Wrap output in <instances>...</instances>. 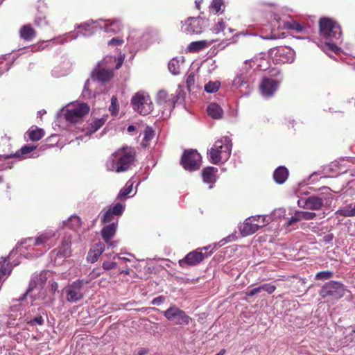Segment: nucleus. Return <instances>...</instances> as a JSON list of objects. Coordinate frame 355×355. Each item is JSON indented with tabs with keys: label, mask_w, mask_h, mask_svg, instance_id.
Listing matches in <instances>:
<instances>
[{
	"label": "nucleus",
	"mask_w": 355,
	"mask_h": 355,
	"mask_svg": "<svg viewBox=\"0 0 355 355\" xmlns=\"http://www.w3.org/2000/svg\"><path fill=\"white\" fill-rule=\"evenodd\" d=\"M104 244L101 242H98L94 246L93 249L90 250V253L95 252L97 254V256H101V254L104 252Z\"/></svg>",
	"instance_id": "40"
},
{
	"label": "nucleus",
	"mask_w": 355,
	"mask_h": 355,
	"mask_svg": "<svg viewBox=\"0 0 355 355\" xmlns=\"http://www.w3.org/2000/svg\"><path fill=\"white\" fill-rule=\"evenodd\" d=\"M105 120L102 118L96 119L94 121L89 124L86 135H91L96 132L105 124Z\"/></svg>",
	"instance_id": "28"
},
{
	"label": "nucleus",
	"mask_w": 355,
	"mask_h": 355,
	"mask_svg": "<svg viewBox=\"0 0 355 355\" xmlns=\"http://www.w3.org/2000/svg\"><path fill=\"white\" fill-rule=\"evenodd\" d=\"M124 43V40L121 37H113L108 42L109 46H120Z\"/></svg>",
	"instance_id": "45"
},
{
	"label": "nucleus",
	"mask_w": 355,
	"mask_h": 355,
	"mask_svg": "<svg viewBox=\"0 0 355 355\" xmlns=\"http://www.w3.org/2000/svg\"><path fill=\"white\" fill-rule=\"evenodd\" d=\"M34 24L37 27H42L43 25L49 26L48 21L45 19V18L42 17H36Z\"/></svg>",
	"instance_id": "46"
},
{
	"label": "nucleus",
	"mask_w": 355,
	"mask_h": 355,
	"mask_svg": "<svg viewBox=\"0 0 355 355\" xmlns=\"http://www.w3.org/2000/svg\"><path fill=\"white\" fill-rule=\"evenodd\" d=\"M224 28H225V23L223 20L218 21L216 26H215V28H214V30L218 33L220 31H224Z\"/></svg>",
	"instance_id": "53"
},
{
	"label": "nucleus",
	"mask_w": 355,
	"mask_h": 355,
	"mask_svg": "<svg viewBox=\"0 0 355 355\" xmlns=\"http://www.w3.org/2000/svg\"><path fill=\"white\" fill-rule=\"evenodd\" d=\"M207 248H198L188 253L183 259L178 261L179 266L182 268L196 266L201 263L205 258L211 255L210 252H203Z\"/></svg>",
	"instance_id": "8"
},
{
	"label": "nucleus",
	"mask_w": 355,
	"mask_h": 355,
	"mask_svg": "<svg viewBox=\"0 0 355 355\" xmlns=\"http://www.w3.org/2000/svg\"><path fill=\"white\" fill-rule=\"evenodd\" d=\"M154 135V130L148 126L146 127L144 130V137L142 141L144 146L148 145V142L153 138Z\"/></svg>",
	"instance_id": "33"
},
{
	"label": "nucleus",
	"mask_w": 355,
	"mask_h": 355,
	"mask_svg": "<svg viewBox=\"0 0 355 355\" xmlns=\"http://www.w3.org/2000/svg\"><path fill=\"white\" fill-rule=\"evenodd\" d=\"M123 29V24L119 21H114L105 26V31L106 33H118Z\"/></svg>",
	"instance_id": "27"
},
{
	"label": "nucleus",
	"mask_w": 355,
	"mask_h": 355,
	"mask_svg": "<svg viewBox=\"0 0 355 355\" xmlns=\"http://www.w3.org/2000/svg\"><path fill=\"white\" fill-rule=\"evenodd\" d=\"M279 82L272 78H263L259 85V89L263 95L271 96L279 87Z\"/></svg>",
	"instance_id": "14"
},
{
	"label": "nucleus",
	"mask_w": 355,
	"mask_h": 355,
	"mask_svg": "<svg viewBox=\"0 0 355 355\" xmlns=\"http://www.w3.org/2000/svg\"><path fill=\"white\" fill-rule=\"evenodd\" d=\"M118 226V220L103 227L101 231L102 239L105 243L110 247L114 246V242L111 239L114 236Z\"/></svg>",
	"instance_id": "15"
},
{
	"label": "nucleus",
	"mask_w": 355,
	"mask_h": 355,
	"mask_svg": "<svg viewBox=\"0 0 355 355\" xmlns=\"http://www.w3.org/2000/svg\"><path fill=\"white\" fill-rule=\"evenodd\" d=\"M94 75L98 80L102 83H106L110 81L113 77V72L108 69H98L95 70Z\"/></svg>",
	"instance_id": "24"
},
{
	"label": "nucleus",
	"mask_w": 355,
	"mask_h": 355,
	"mask_svg": "<svg viewBox=\"0 0 355 355\" xmlns=\"http://www.w3.org/2000/svg\"><path fill=\"white\" fill-rule=\"evenodd\" d=\"M27 133L30 140L33 141H39L44 136L43 129L37 128L34 130H29Z\"/></svg>",
	"instance_id": "29"
},
{
	"label": "nucleus",
	"mask_w": 355,
	"mask_h": 355,
	"mask_svg": "<svg viewBox=\"0 0 355 355\" xmlns=\"http://www.w3.org/2000/svg\"><path fill=\"white\" fill-rule=\"evenodd\" d=\"M225 353V349H222L218 353H217L216 355H224Z\"/></svg>",
	"instance_id": "63"
},
{
	"label": "nucleus",
	"mask_w": 355,
	"mask_h": 355,
	"mask_svg": "<svg viewBox=\"0 0 355 355\" xmlns=\"http://www.w3.org/2000/svg\"><path fill=\"white\" fill-rule=\"evenodd\" d=\"M36 148L35 146L33 145H25L21 148L16 152L15 154L11 155L10 157H21L24 155L28 154L33 152Z\"/></svg>",
	"instance_id": "30"
},
{
	"label": "nucleus",
	"mask_w": 355,
	"mask_h": 355,
	"mask_svg": "<svg viewBox=\"0 0 355 355\" xmlns=\"http://www.w3.org/2000/svg\"><path fill=\"white\" fill-rule=\"evenodd\" d=\"M89 112V107L87 103H82L71 109H67L64 113V119L71 123H78L82 121L84 116Z\"/></svg>",
	"instance_id": "11"
},
{
	"label": "nucleus",
	"mask_w": 355,
	"mask_h": 355,
	"mask_svg": "<svg viewBox=\"0 0 355 355\" xmlns=\"http://www.w3.org/2000/svg\"><path fill=\"white\" fill-rule=\"evenodd\" d=\"M131 103L133 109L144 116L148 115L153 110L149 96L140 92L132 96Z\"/></svg>",
	"instance_id": "9"
},
{
	"label": "nucleus",
	"mask_w": 355,
	"mask_h": 355,
	"mask_svg": "<svg viewBox=\"0 0 355 355\" xmlns=\"http://www.w3.org/2000/svg\"><path fill=\"white\" fill-rule=\"evenodd\" d=\"M123 61V58H120L118 63L116 64V69H119L121 67L122 62Z\"/></svg>",
	"instance_id": "61"
},
{
	"label": "nucleus",
	"mask_w": 355,
	"mask_h": 355,
	"mask_svg": "<svg viewBox=\"0 0 355 355\" xmlns=\"http://www.w3.org/2000/svg\"><path fill=\"white\" fill-rule=\"evenodd\" d=\"M252 62L253 61L251 60L245 61L241 69H240L241 72L243 73H247L253 67L252 64Z\"/></svg>",
	"instance_id": "44"
},
{
	"label": "nucleus",
	"mask_w": 355,
	"mask_h": 355,
	"mask_svg": "<svg viewBox=\"0 0 355 355\" xmlns=\"http://www.w3.org/2000/svg\"><path fill=\"white\" fill-rule=\"evenodd\" d=\"M125 209V206L118 202L113 207H110L107 209H103L100 213L101 223H108L114 222V218L121 216Z\"/></svg>",
	"instance_id": "12"
},
{
	"label": "nucleus",
	"mask_w": 355,
	"mask_h": 355,
	"mask_svg": "<svg viewBox=\"0 0 355 355\" xmlns=\"http://www.w3.org/2000/svg\"><path fill=\"white\" fill-rule=\"evenodd\" d=\"M116 263H115V262L105 261L103 263V268L104 270H110V269L116 268Z\"/></svg>",
	"instance_id": "51"
},
{
	"label": "nucleus",
	"mask_w": 355,
	"mask_h": 355,
	"mask_svg": "<svg viewBox=\"0 0 355 355\" xmlns=\"http://www.w3.org/2000/svg\"><path fill=\"white\" fill-rule=\"evenodd\" d=\"M333 237H334V236H333V234H329L326 235V236L324 237V241H331V240H332Z\"/></svg>",
	"instance_id": "59"
},
{
	"label": "nucleus",
	"mask_w": 355,
	"mask_h": 355,
	"mask_svg": "<svg viewBox=\"0 0 355 355\" xmlns=\"http://www.w3.org/2000/svg\"><path fill=\"white\" fill-rule=\"evenodd\" d=\"M117 257H118L119 259L122 260L123 261H130L129 259L125 258V257H120V256H117Z\"/></svg>",
	"instance_id": "62"
},
{
	"label": "nucleus",
	"mask_w": 355,
	"mask_h": 355,
	"mask_svg": "<svg viewBox=\"0 0 355 355\" xmlns=\"http://www.w3.org/2000/svg\"><path fill=\"white\" fill-rule=\"evenodd\" d=\"M261 291H264L268 294H272L276 290V286L272 284H264L261 285Z\"/></svg>",
	"instance_id": "43"
},
{
	"label": "nucleus",
	"mask_w": 355,
	"mask_h": 355,
	"mask_svg": "<svg viewBox=\"0 0 355 355\" xmlns=\"http://www.w3.org/2000/svg\"><path fill=\"white\" fill-rule=\"evenodd\" d=\"M336 214L344 217H352L347 206L343 209H338Z\"/></svg>",
	"instance_id": "47"
},
{
	"label": "nucleus",
	"mask_w": 355,
	"mask_h": 355,
	"mask_svg": "<svg viewBox=\"0 0 355 355\" xmlns=\"http://www.w3.org/2000/svg\"><path fill=\"white\" fill-rule=\"evenodd\" d=\"M201 156L196 150H185L182 155L180 164L189 171H196L200 168Z\"/></svg>",
	"instance_id": "6"
},
{
	"label": "nucleus",
	"mask_w": 355,
	"mask_h": 355,
	"mask_svg": "<svg viewBox=\"0 0 355 355\" xmlns=\"http://www.w3.org/2000/svg\"><path fill=\"white\" fill-rule=\"evenodd\" d=\"M284 50L285 49L284 48H280V49H278V53L281 54L282 52L284 51Z\"/></svg>",
	"instance_id": "64"
},
{
	"label": "nucleus",
	"mask_w": 355,
	"mask_h": 355,
	"mask_svg": "<svg viewBox=\"0 0 355 355\" xmlns=\"http://www.w3.org/2000/svg\"><path fill=\"white\" fill-rule=\"evenodd\" d=\"M245 78L243 76V73L241 72V73L238 74L233 81V85L239 87L242 86L245 83Z\"/></svg>",
	"instance_id": "42"
},
{
	"label": "nucleus",
	"mask_w": 355,
	"mask_h": 355,
	"mask_svg": "<svg viewBox=\"0 0 355 355\" xmlns=\"http://www.w3.org/2000/svg\"><path fill=\"white\" fill-rule=\"evenodd\" d=\"M300 220H313L316 217V214L315 212H309V211H298Z\"/></svg>",
	"instance_id": "37"
},
{
	"label": "nucleus",
	"mask_w": 355,
	"mask_h": 355,
	"mask_svg": "<svg viewBox=\"0 0 355 355\" xmlns=\"http://www.w3.org/2000/svg\"><path fill=\"white\" fill-rule=\"evenodd\" d=\"M102 272L101 269L96 268L94 269L89 274V277L91 279H96L101 275Z\"/></svg>",
	"instance_id": "52"
},
{
	"label": "nucleus",
	"mask_w": 355,
	"mask_h": 355,
	"mask_svg": "<svg viewBox=\"0 0 355 355\" xmlns=\"http://www.w3.org/2000/svg\"><path fill=\"white\" fill-rule=\"evenodd\" d=\"M207 112L208 115L214 119H221L223 114V109L216 103H210L207 108Z\"/></svg>",
	"instance_id": "23"
},
{
	"label": "nucleus",
	"mask_w": 355,
	"mask_h": 355,
	"mask_svg": "<svg viewBox=\"0 0 355 355\" xmlns=\"http://www.w3.org/2000/svg\"><path fill=\"white\" fill-rule=\"evenodd\" d=\"M223 6V0H213L210 8L216 12H219L221 10V8Z\"/></svg>",
	"instance_id": "39"
},
{
	"label": "nucleus",
	"mask_w": 355,
	"mask_h": 355,
	"mask_svg": "<svg viewBox=\"0 0 355 355\" xmlns=\"http://www.w3.org/2000/svg\"><path fill=\"white\" fill-rule=\"evenodd\" d=\"M29 323L32 325L37 324L39 325H42L44 324V319L42 316H37L32 319Z\"/></svg>",
	"instance_id": "50"
},
{
	"label": "nucleus",
	"mask_w": 355,
	"mask_h": 355,
	"mask_svg": "<svg viewBox=\"0 0 355 355\" xmlns=\"http://www.w3.org/2000/svg\"><path fill=\"white\" fill-rule=\"evenodd\" d=\"M58 284L56 282H53L51 283V291L53 293H55L58 291Z\"/></svg>",
	"instance_id": "57"
},
{
	"label": "nucleus",
	"mask_w": 355,
	"mask_h": 355,
	"mask_svg": "<svg viewBox=\"0 0 355 355\" xmlns=\"http://www.w3.org/2000/svg\"><path fill=\"white\" fill-rule=\"evenodd\" d=\"M204 21L200 17H189L184 23L182 30L188 34H200L202 32Z\"/></svg>",
	"instance_id": "13"
},
{
	"label": "nucleus",
	"mask_w": 355,
	"mask_h": 355,
	"mask_svg": "<svg viewBox=\"0 0 355 355\" xmlns=\"http://www.w3.org/2000/svg\"><path fill=\"white\" fill-rule=\"evenodd\" d=\"M323 205V199L318 196H309L305 201V207L311 210H320Z\"/></svg>",
	"instance_id": "20"
},
{
	"label": "nucleus",
	"mask_w": 355,
	"mask_h": 355,
	"mask_svg": "<svg viewBox=\"0 0 355 355\" xmlns=\"http://www.w3.org/2000/svg\"><path fill=\"white\" fill-rule=\"evenodd\" d=\"M132 187H133V183L131 182L130 181H128L125 184V186L123 189H121V191H119L117 198L121 199V200L127 197V196L129 195L132 192Z\"/></svg>",
	"instance_id": "31"
},
{
	"label": "nucleus",
	"mask_w": 355,
	"mask_h": 355,
	"mask_svg": "<svg viewBox=\"0 0 355 355\" xmlns=\"http://www.w3.org/2000/svg\"><path fill=\"white\" fill-rule=\"evenodd\" d=\"M288 177V171L284 166H279L273 173V178L277 184H283Z\"/></svg>",
	"instance_id": "22"
},
{
	"label": "nucleus",
	"mask_w": 355,
	"mask_h": 355,
	"mask_svg": "<svg viewBox=\"0 0 355 355\" xmlns=\"http://www.w3.org/2000/svg\"><path fill=\"white\" fill-rule=\"evenodd\" d=\"M261 291V286L251 290H248L245 291V295L248 297H252Z\"/></svg>",
	"instance_id": "48"
},
{
	"label": "nucleus",
	"mask_w": 355,
	"mask_h": 355,
	"mask_svg": "<svg viewBox=\"0 0 355 355\" xmlns=\"http://www.w3.org/2000/svg\"><path fill=\"white\" fill-rule=\"evenodd\" d=\"M168 94L166 91L160 90L157 95V101L159 105H163L168 101Z\"/></svg>",
	"instance_id": "36"
},
{
	"label": "nucleus",
	"mask_w": 355,
	"mask_h": 355,
	"mask_svg": "<svg viewBox=\"0 0 355 355\" xmlns=\"http://www.w3.org/2000/svg\"><path fill=\"white\" fill-rule=\"evenodd\" d=\"M19 37L26 41L31 42L34 40L37 35L36 31L30 24L23 25L19 31Z\"/></svg>",
	"instance_id": "17"
},
{
	"label": "nucleus",
	"mask_w": 355,
	"mask_h": 355,
	"mask_svg": "<svg viewBox=\"0 0 355 355\" xmlns=\"http://www.w3.org/2000/svg\"><path fill=\"white\" fill-rule=\"evenodd\" d=\"M347 207L350 211L351 215L352 216H355V205L350 204L347 206Z\"/></svg>",
	"instance_id": "58"
},
{
	"label": "nucleus",
	"mask_w": 355,
	"mask_h": 355,
	"mask_svg": "<svg viewBox=\"0 0 355 355\" xmlns=\"http://www.w3.org/2000/svg\"><path fill=\"white\" fill-rule=\"evenodd\" d=\"M300 215L298 211H295L294 216H293L291 218H289L285 223V227H288L293 225L294 223H296L300 221Z\"/></svg>",
	"instance_id": "41"
},
{
	"label": "nucleus",
	"mask_w": 355,
	"mask_h": 355,
	"mask_svg": "<svg viewBox=\"0 0 355 355\" xmlns=\"http://www.w3.org/2000/svg\"><path fill=\"white\" fill-rule=\"evenodd\" d=\"M100 256H97V254L95 253V252H92V253H89V256H88V259L92 262V263H94L96 262L98 257Z\"/></svg>",
	"instance_id": "55"
},
{
	"label": "nucleus",
	"mask_w": 355,
	"mask_h": 355,
	"mask_svg": "<svg viewBox=\"0 0 355 355\" xmlns=\"http://www.w3.org/2000/svg\"><path fill=\"white\" fill-rule=\"evenodd\" d=\"M218 168L213 166H208L205 168L202 171V177L203 182L209 184V188H212V185L216 181V173Z\"/></svg>",
	"instance_id": "18"
},
{
	"label": "nucleus",
	"mask_w": 355,
	"mask_h": 355,
	"mask_svg": "<svg viewBox=\"0 0 355 355\" xmlns=\"http://www.w3.org/2000/svg\"><path fill=\"white\" fill-rule=\"evenodd\" d=\"M320 35L326 40H338L342 36L340 24L333 19L322 17L319 21Z\"/></svg>",
	"instance_id": "2"
},
{
	"label": "nucleus",
	"mask_w": 355,
	"mask_h": 355,
	"mask_svg": "<svg viewBox=\"0 0 355 355\" xmlns=\"http://www.w3.org/2000/svg\"><path fill=\"white\" fill-rule=\"evenodd\" d=\"M164 302H165V297L160 295V296H158V297L154 298L152 300L151 304L153 305L158 306V305L163 304Z\"/></svg>",
	"instance_id": "49"
},
{
	"label": "nucleus",
	"mask_w": 355,
	"mask_h": 355,
	"mask_svg": "<svg viewBox=\"0 0 355 355\" xmlns=\"http://www.w3.org/2000/svg\"><path fill=\"white\" fill-rule=\"evenodd\" d=\"M195 83L194 75L190 74L187 79V85L188 87L193 85Z\"/></svg>",
	"instance_id": "54"
},
{
	"label": "nucleus",
	"mask_w": 355,
	"mask_h": 355,
	"mask_svg": "<svg viewBox=\"0 0 355 355\" xmlns=\"http://www.w3.org/2000/svg\"><path fill=\"white\" fill-rule=\"evenodd\" d=\"M232 150V144L227 138L215 142L209 151V161L214 164H218L223 158L227 159Z\"/></svg>",
	"instance_id": "3"
},
{
	"label": "nucleus",
	"mask_w": 355,
	"mask_h": 355,
	"mask_svg": "<svg viewBox=\"0 0 355 355\" xmlns=\"http://www.w3.org/2000/svg\"><path fill=\"white\" fill-rule=\"evenodd\" d=\"M71 255V242L69 238H64L57 250L58 257H69Z\"/></svg>",
	"instance_id": "19"
},
{
	"label": "nucleus",
	"mask_w": 355,
	"mask_h": 355,
	"mask_svg": "<svg viewBox=\"0 0 355 355\" xmlns=\"http://www.w3.org/2000/svg\"><path fill=\"white\" fill-rule=\"evenodd\" d=\"M284 28L288 30H293L297 33H302L305 31L306 27L295 20H290L284 24Z\"/></svg>",
	"instance_id": "26"
},
{
	"label": "nucleus",
	"mask_w": 355,
	"mask_h": 355,
	"mask_svg": "<svg viewBox=\"0 0 355 355\" xmlns=\"http://www.w3.org/2000/svg\"><path fill=\"white\" fill-rule=\"evenodd\" d=\"M183 62V59L182 60H180L176 58L171 59L168 64V70L173 75L180 74L182 70Z\"/></svg>",
	"instance_id": "25"
},
{
	"label": "nucleus",
	"mask_w": 355,
	"mask_h": 355,
	"mask_svg": "<svg viewBox=\"0 0 355 355\" xmlns=\"http://www.w3.org/2000/svg\"><path fill=\"white\" fill-rule=\"evenodd\" d=\"M6 261L4 260L0 267V280H1L4 276L9 275L11 271L9 263H6Z\"/></svg>",
	"instance_id": "35"
},
{
	"label": "nucleus",
	"mask_w": 355,
	"mask_h": 355,
	"mask_svg": "<svg viewBox=\"0 0 355 355\" xmlns=\"http://www.w3.org/2000/svg\"><path fill=\"white\" fill-rule=\"evenodd\" d=\"M333 276V272L325 270L321 271L316 274L315 278L317 279H329Z\"/></svg>",
	"instance_id": "38"
},
{
	"label": "nucleus",
	"mask_w": 355,
	"mask_h": 355,
	"mask_svg": "<svg viewBox=\"0 0 355 355\" xmlns=\"http://www.w3.org/2000/svg\"><path fill=\"white\" fill-rule=\"evenodd\" d=\"M326 46L327 47L328 50H329L332 52H336L338 49V48L336 45H335L334 44L329 43V42L326 43Z\"/></svg>",
	"instance_id": "56"
},
{
	"label": "nucleus",
	"mask_w": 355,
	"mask_h": 355,
	"mask_svg": "<svg viewBox=\"0 0 355 355\" xmlns=\"http://www.w3.org/2000/svg\"><path fill=\"white\" fill-rule=\"evenodd\" d=\"M109 110L112 115H116L119 112L118 100L115 96H113L111 98V105L109 107Z\"/></svg>",
	"instance_id": "34"
},
{
	"label": "nucleus",
	"mask_w": 355,
	"mask_h": 355,
	"mask_svg": "<svg viewBox=\"0 0 355 355\" xmlns=\"http://www.w3.org/2000/svg\"><path fill=\"white\" fill-rule=\"evenodd\" d=\"M88 283L89 281L78 279L69 284V286L64 289L67 301L74 303L82 300L84 297V292L83 291V286Z\"/></svg>",
	"instance_id": "7"
},
{
	"label": "nucleus",
	"mask_w": 355,
	"mask_h": 355,
	"mask_svg": "<svg viewBox=\"0 0 355 355\" xmlns=\"http://www.w3.org/2000/svg\"><path fill=\"white\" fill-rule=\"evenodd\" d=\"M127 130L128 132H133L136 130V127L135 125H130L128 127Z\"/></svg>",
	"instance_id": "60"
},
{
	"label": "nucleus",
	"mask_w": 355,
	"mask_h": 355,
	"mask_svg": "<svg viewBox=\"0 0 355 355\" xmlns=\"http://www.w3.org/2000/svg\"><path fill=\"white\" fill-rule=\"evenodd\" d=\"M165 318L177 325H187L191 318L181 309L175 305H171L163 312Z\"/></svg>",
	"instance_id": "5"
},
{
	"label": "nucleus",
	"mask_w": 355,
	"mask_h": 355,
	"mask_svg": "<svg viewBox=\"0 0 355 355\" xmlns=\"http://www.w3.org/2000/svg\"><path fill=\"white\" fill-rule=\"evenodd\" d=\"M220 86V83L219 81H209L205 85V90L207 93H214L216 92Z\"/></svg>",
	"instance_id": "32"
},
{
	"label": "nucleus",
	"mask_w": 355,
	"mask_h": 355,
	"mask_svg": "<svg viewBox=\"0 0 355 355\" xmlns=\"http://www.w3.org/2000/svg\"><path fill=\"white\" fill-rule=\"evenodd\" d=\"M136 157L135 150L130 146H123L112 155V168L116 173L127 171L133 165Z\"/></svg>",
	"instance_id": "1"
},
{
	"label": "nucleus",
	"mask_w": 355,
	"mask_h": 355,
	"mask_svg": "<svg viewBox=\"0 0 355 355\" xmlns=\"http://www.w3.org/2000/svg\"><path fill=\"white\" fill-rule=\"evenodd\" d=\"M212 44V42H208L207 40H200L191 42L188 47L187 50L190 53H198L202 49L208 47Z\"/></svg>",
	"instance_id": "21"
},
{
	"label": "nucleus",
	"mask_w": 355,
	"mask_h": 355,
	"mask_svg": "<svg viewBox=\"0 0 355 355\" xmlns=\"http://www.w3.org/2000/svg\"><path fill=\"white\" fill-rule=\"evenodd\" d=\"M55 236V233L52 232H46L41 233L35 239L28 238L26 239V243H28L29 245L33 246L44 245Z\"/></svg>",
	"instance_id": "16"
},
{
	"label": "nucleus",
	"mask_w": 355,
	"mask_h": 355,
	"mask_svg": "<svg viewBox=\"0 0 355 355\" xmlns=\"http://www.w3.org/2000/svg\"><path fill=\"white\" fill-rule=\"evenodd\" d=\"M345 293L343 284L330 281L326 283L320 291V295L329 302H336L341 299Z\"/></svg>",
	"instance_id": "4"
},
{
	"label": "nucleus",
	"mask_w": 355,
	"mask_h": 355,
	"mask_svg": "<svg viewBox=\"0 0 355 355\" xmlns=\"http://www.w3.org/2000/svg\"><path fill=\"white\" fill-rule=\"evenodd\" d=\"M265 225L264 218L261 216H251L245 220L239 230L243 236L253 234Z\"/></svg>",
	"instance_id": "10"
}]
</instances>
